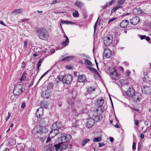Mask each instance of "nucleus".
Segmentation results:
<instances>
[{
    "mask_svg": "<svg viewBox=\"0 0 151 151\" xmlns=\"http://www.w3.org/2000/svg\"><path fill=\"white\" fill-rule=\"evenodd\" d=\"M36 30L38 37L41 39L45 40L48 38L49 33L45 28H36Z\"/></svg>",
    "mask_w": 151,
    "mask_h": 151,
    "instance_id": "obj_1",
    "label": "nucleus"
},
{
    "mask_svg": "<svg viewBox=\"0 0 151 151\" xmlns=\"http://www.w3.org/2000/svg\"><path fill=\"white\" fill-rule=\"evenodd\" d=\"M73 77L70 75L67 74L65 76L59 75L57 78L60 81H62L64 84H69L72 81Z\"/></svg>",
    "mask_w": 151,
    "mask_h": 151,
    "instance_id": "obj_2",
    "label": "nucleus"
},
{
    "mask_svg": "<svg viewBox=\"0 0 151 151\" xmlns=\"http://www.w3.org/2000/svg\"><path fill=\"white\" fill-rule=\"evenodd\" d=\"M24 86L23 84H18L16 85L13 90L14 95L19 96L25 91Z\"/></svg>",
    "mask_w": 151,
    "mask_h": 151,
    "instance_id": "obj_3",
    "label": "nucleus"
},
{
    "mask_svg": "<svg viewBox=\"0 0 151 151\" xmlns=\"http://www.w3.org/2000/svg\"><path fill=\"white\" fill-rule=\"evenodd\" d=\"M113 37L111 35H106L103 38V42L106 46H108L112 43L113 41Z\"/></svg>",
    "mask_w": 151,
    "mask_h": 151,
    "instance_id": "obj_4",
    "label": "nucleus"
},
{
    "mask_svg": "<svg viewBox=\"0 0 151 151\" xmlns=\"http://www.w3.org/2000/svg\"><path fill=\"white\" fill-rule=\"evenodd\" d=\"M111 71L109 74L111 79L114 82L116 80H118L119 78V75L117 73L116 70L114 68H112L111 69Z\"/></svg>",
    "mask_w": 151,
    "mask_h": 151,
    "instance_id": "obj_5",
    "label": "nucleus"
},
{
    "mask_svg": "<svg viewBox=\"0 0 151 151\" xmlns=\"http://www.w3.org/2000/svg\"><path fill=\"white\" fill-rule=\"evenodd\" d=\"M68 147V145L66 143H63V142L54 145V147H55L56 151H58L60 147L61 148V149L64 150L67 148Z\"/></svg>",
    "mask_w": 151,
    "mask_h": 151,
    "instance_id": "obj_6",
    "label": "nucleus"
},
{
    "mask_svg": "<svg viewBox=\"0 0 151 151\" xmlns=\"http://www.w3.org/2000/svg\"><path fill=\"white\" fill-rule=\"evenodd\" d=\"M132 97L133 100L136 102L139 101L142 98L141 94L137 92H135Z\"/></svg>",
    "mask_w": 151,
    "mask_h": 151,
    "instance_id": "obj_7",
    "label": "nucleus"
},
{
    "mask_svg": "<svg viewBox=\"0 0 151 151\" xmlns=\"http://www.w3.org/2000/svg\"><path fill=\"white\" fill-rule=\"evenodd\" d=\"M111 52L109 49L106 48L104 49L103 55L106 58H109L111 55Z\"/></svg>",
    "mask_w": 151,
    "mask_h": 151,
    "instance_id": "obj_8",
    "label": "nucleus"
},
{
    "mask_svg": "<svg viewBox=\"0 0 151 151\" xmlns=\"http://www.w3.org/2000/svg\"><path fill=\"white\" fill-rule=\"evenodd\" d=\"M135 93V91L132 88L129 87L127 91L125 92V93L129 97H132Z\"/></svg>",
    "mask_w": 151,
    "mask_h": 151,
    "instance_id": "obj_9",
    "label": "nucleus"
},
{
    "mask_svg": "<svg viewBox=\"0 0 151 151\" xmlns=\"http://www.w3.org/2000/svg\"><path fill=\"white\" fill-rule=\"evenodd\" d=\"M44 113V110L42 107H40L37 109L36 113V116L37 118H40L43 115Z\"/></svg>",
    "mask_w": 151,
    "mask_h": 151,
    "instance_id": "obj_10",
    "label": "nucleus"
},
{
    "mask_svg": "<svg viewBox=\"0 0 151 151\" xmlns=\"http://www.w3.org/2000/svg\"><path fill=\"white\" fill-rule=\"evenodd\" d=\"M71 138L70 135L67 134L62 137L61 140L62 142L66 143L68 142Z\"/></svg>",
    "mask_w": 151,
    "mask_h": 151,
    "instance_id": "obj_11",
    "label": "nucleus"
},
{
    "mask_svg": "<svg viewBox=\"0 0 151 151\" xmlns=\"http://www.w3.org/2000/svg\"><path fill=\"white\" fill-rule=\"evenodd\" d=\"M41 126H37L35 127L32 130V132L33 134H37L39 133L40 134L41 132Z\"/></svg>",
    "mask_w": 151,
    "mask_h": 151,
    "instance_id": "obj_12",
    "label": "nucleus"
},
{
    "mask_svg": "<svg viewBox=\"0 0 151 151\" xmlns=\"http://www.w3.org/2000/svg\"><path fill=\"white\" fill-rule=\"evenodd\" d=\"M142 92L145 94H148L151 92V89L150 87L145 86L142 87Z\"/></svg>",
    "mask_w": 151,
    "mask_h": 151,
    "instance_id": "obj_13",
    "label": "nucleus"
},
{
    "mask_svg": "<svg viewBox=\"0 0 151 151\" xmlns=\"http://www.w3.org/2000/svg\"><path fill=\"white\" fill-rule=\"evenodd\" d=\"M139 22V18L135 16L134 17L131 19L130 21V23L133 25H136L138 24Z\"/></svg>",
    "mask_w": 151,
    "mask_h": 151,
    "instance_id": "obj_14",
    "label": "nucleus"
},
{
    "mask_svg": "<svg viewBox=\"0 0 151 151\" xmlns=\"http://www.w3.org/2000/svg\"><path fill=\"white\" fill-rule=\"evenodd\" d=\"M94 121L93 119L90 118L87 120L86 125L88 128H90L92 127L93 125Z\"/></svg>",
    "mask_w": 151,
    "mask_h": 151,
    "instance_id": "obj_15",
    "label": "nucleus"
},
{
    "mask_svg": "<svg viewBox=\"0 0 151 151\" xmlns=\"http://www.w3.org/2000/svg\"><path fill=\"white\" fill-rule=\"evenodd\" d=\"M78 81L80 82H85L86 81V77L84 75L79 76L78 78Z\"/></svg>",
    "mask_w": 151,
    "mask_h": 151,
    "instance_id": "obj_16",
    "label": "nucleus"
},
{
    "mask_svg": "<svg viewBox=\"0 0 151 151\" xmlns=\"http://www.w3.org/2000/svg\"><path fill=\"white\" fill-rule=\"evenodd\" d=\"M59 133V131L58 129H54L52 130L49 134V136L51 137H53Z\"/></svg>",
    "mask_w": 151,
    "mask_h": 151,
    "instance_id": "obj_17",
    "label": "nucleus"
},
{
    "mask_svg": "<svg viewBox=\"0 0 151 151\" xmlns=\"http://www.w3.org/2000/svg\"><path fill=\"white\" fill-rule=\"evenodd\" d=\"M129 23L128 20H122L120 24V26L123 28H124L127 27Z\"/></svg>",
    "mask_w": 151,
    "mask_h": 151,
    "instance_id": "obj_18",
    "label": "nucleus"
},
{
    "mask_svg": "<svg viewBox=\"0 0 151 151\" xmlns=\"http://www.w3.org/2000/svg\"><path fill=\"white\" fill-rule=\"evenodd\" d=\"M50 96V93L48 91L45 90L42 92V96L44 98L48 99Z\"/></svg>",
    "mask_w": 151,
    "mask_h": 151,
    "instance_id": "obj_19",
    "label": "nucleus"
},
{
    "mask_svg": "<svg viewBox=\"0 0 151 151\" xmlns=\"http://www.w3.org/2000/svg\"><path fill=\"white\" fill-rule=\"evenodd\" d=\"M150 69L149 68H147V70H145L143 71L144 74L145 75V76L143 77V79L144 81H146L147 79L148 78V77L147 75L148 73L147 71H150Z\"/></svg>",
    "mask_w": 151,
    "mask_h": 151,
    "instance_id": "obj_20",
    "label": "nucleus"
},
{
    "mask_svg": "<svg viewBox=\"0 0 151 151\" xmlns=\"http://www.w3.org/2000/svg\"><path fill=\"white\" fill-rule=\"evenodd\" d=\"M133 13L135 15L140 14L142 13V11L139 9H134L133 10Z\"/></svg>",
    "mask_w": 151,
    "mask_h": 151,
    "instance_id": "obj_21",
    "label": "nucleus"
},
{
    "mask_svg": "<svg viewBox=\"0 0 151 151\" xmlns=\"http://www.w3.org/2000/svg\"><path fill=\"white\" fill-rule=\"evenodd\" d=\"M75 5L79 8H81L83 6L84 4L78 0H77L75 3Z\"/></svg>",
    "mask_w": 151,
    "mask_h": 151,
    "instance_id": "obj_22",
    "label": "nucleus"
},
{
    "mask_svg": "<svg viewBox=\"0 0 151 151\" xmlns=\"http://www.w3.org/2000/svg\"><path fill=\"white\" fill-rule=\"evenodd\" d=\"M104 102V100L103 99H99L97 101V104L99 107L102 106Z\"/></svg>",
    "mask_w": 151,
    "mask_h": 151,
    "instance_id": "obj_23",
    "label": "nucleus"
},
{
    "mask_svg": "<svg viewBox=\"0 0 151 151\" xmlns=\"http://www.w3.org/2000/svg\"><path fill=\"white\" fill-rule=\"evenodd\" d=\"M45 148L47 150L46 151H54L55 149V147H52V145H47L45 147Z\"/></svg>",
    "mask_w": 151,
    "mask_h": 151,
    "instance_id": "obj_24",
    "label": "nucleus"
},
{
    "mask_svg": "<svg viewBox=\"0 0 151 151\" xmlns=\"http://www.w3.org/2000/svg\"><path fill=\"white\" fill-rule=\"evenodd\" d=\"M38 48L37 47L35 46H33L30 49V52H31L32 54L34 53V52L37 53L39 52V51L38 50Z\"/></svg>",
    "mask_w": 151,
    "mask_h": 151,
    "instance_id": "obj_25",
    "label": "nucleus"
},
{
    "mask_svg": "<svg viewBox=\"0 0 151 151\" xmlns=\"http://www.w3.org/2000/svg\"><path fill=\"white\" fill-rule=\"evenodd\" d=\"M90 141L89 139H83L81 142V145L82 147H84Z\"/></svg>",
    "mask_w": 151,
    "mask_h": 151,
    "instance_id": "obj_26",
    "label": "nucleus"
},
{
    "mask_svg": "<svg viewBox=\"0 0 151 151\" xmlns=\"http://www.w3.org/2000/svg\"><path fill=\"white\" fill-rule=\"evenodd\" d=\"M43 59H40L39 61L38 62L37 64V70L38 71H39L40 70L39 68L40 66L42 63V62L43 61Z\"/></svg>",
    "mask_w": 151,
    "mask_h": 151,
    "instance_id": "obj_27",
    "label": "nucleus"
},
{
    "mask_svg": "<svg viewBox=\"0 0 151 151\" xmlns=\"http://www.w3.org/2000/svg\"><path fill=\"white\" fill-rule=\"evenodd\" d=\"M85 64L89 67L92 66V64L91 62L88 59H86L85 61Z\"/></svg>",
    "mask_w": 151,
    "mask_h": 151,
    "instance_id": "obj_28",
    "label": "nucleus"
},
{
    "mask_svg": "<svg viewBox=\"0 0 151 151\" xmlns=\"http://www.w3.org/2000/svg\"><path fill=\"white\" fill-rule=\"evenodd\" d=\"M72 58H74L73 56H67L62 60V61H69L71 60Z\"/></svg>",
    "mask_w": 151,
    "mask_h": 151,
    "instance_id": "obj_29",
    "label": "nucleus"
},
{
    "mask_svg": "<svg viewBox=\"0 0 151 151\" xmlns=\"http://www.w3.org/2000/svg\"><path fill=\"white\" fill-rule=\"evenodd\" d=\"M60 22L62 24H74V23L73 22L70 21H65L64 20H61Z\"/></svg>",
    "mask_w": 151,
    "mask_h": 151,
    "instance_id": "obj_30",
    "label": "nucleus"
},
{
    "mask_svg": "<svg viewBox=\"0 0 151 151\" xmlns=\"http://www.w3.org/2000/svg\"><path fill=\"white\" fill-rule=\"evenodd\" d=\"M27 74L25 72H24L22 74V76L20 79V80L21 81H24L26 79Z\"/></svg>",
    "mask_w": 151,
    "mask_h": 151,
    "instance_id": "obj_31",
    "label": "nucleus"
},
{
    "mask_svg": "<svg viewBox=\"0 0 151 151\" xmlns=\"http://www.w3.org/2000/svg\"><path fill=\"white\" fill-rule=\"evenodd\" d=\"M41 132H40V134H41L45 133L47 132V130L46 128L44 127H41Z\"/></svg>",
    "mask_w": 151,
    "mask_h": 151,
    "instance_id": "obj_32",
    "label": "nucleus"
},
{
    "mask_svg": "<svg viewBox=\"0 0 151 151\" xmlns=\"http://www.w3.org/2000/svg\"><path fill=\"white\" fill-rule=\"evenodd\" d=\"M95 90V88L93 87H89L87 91V92H88V93H90L92 92V91H94Z\"/></svg>",
    "mask_w": 151,
    "mask_h": 151,
    "instance_id": "obj_33",
    "label": "nucleus"
},
{
    "mask_svg": "<svg viewBox=\"0 0 151 151\" xmlns=\"http://www.w3.org/2000/svg\"><path fill=\"white\" fill-rule=\"evenodd\" d=\"M22 11V9H15L13 12V13L15 14L20 13Z\"/></svg>",
    "mask_w": 151,
    "mask_h": 151,
    "instance_id": "obj_34",
    "label": "nucleus"
},
{
    "mask_svg": "<svg viewBox=\"0 0 151 151\" xmlns=\"http://www.w3.org/2000/svg\"><path fill=\"white\" fill-rule=\"evenodd\" d=\"M122 6H119V5H117L116 7H114L111 11V13H113L116 11L118 9L122 8Z\"/></svg>",
    "mask_w": 151,
    "mask_h": 151,
    "instance_id": "obj_35",
    "label": "nucleus"
},
{
    "mask_svg": "<svg viewBox=\"0 0 151 151\" xmlns=\"http://www.w3.org/2000/svg\"><path fill=\"white\" fill-rule=\"evenodd\" d=\"M55 126L58 129H60L62 127V125L60 122H57L55 124Z\"/></svg>",
    "mask_w": 151,
    "mask_h": 151,
    "instance_id": "obj_36",
    "label": "nucleus"
},
{
    "mask_svg": "<svg viewBox=\"0 0 151 151\" xmlns=\"http://www.w3.org/2000/svg\"><path fill=\"white\" fill-rule=\"evenodd\" d=\"M69 43V40L68 38L66 39V40L62 42V45H64V47L67 46Z\"/></svg>",
    "mask_w": 151,
    "mask_h": 151,
    "instance_id": "obj_37",
    "label": "nucleus"
},
{
    "mask_svg": "<svg viewBox=\"0 0 151 151\" xmlns=\"http://www.w3.org/2000/svg\"><path fill=\"white\" fill-rule=\"evenodd\" d=\"M102 139L101 137H97L94 138L93 139V141L94 142H98L101 141Z\"/></svg>",
    "mask_w": 151,
    "mask_h": 151,
    "instance_id": "obj_38",
    "label": "nucleus"
},
{
    "mask_svg": "<svg viewBox=\"0 0 151 151\" xmlns=\"http://www.w3.org/2000/svg\"><path fill=\"white\" fill-rule=\"evenodd\" d=\"M125 0H119L118 2L117 5H119V6H121L124 3Z\"/></svg>",
    "mask_w": 151,
    "mask_h": 151,
    "instance_id": "obj_39",
    "label": "nucleus"
},
{
    "mask_svg": "<svg viewBox=\"0 0 151 151\" xmlns=\"http://www.w3.org/2000/svg\"><path fill=\"white\" fill-rule=\"evenodd\" d=\"M73 16L75 17H78L79 14L78 12L76 10L73 13Z\"/></svg>",
    "mask_w": 151,
    "mask_h": 151,
    "instance_id": "obj_40",
    "label": "nucleus"
},
{
    "mask_svg": "<svg viewBox=\"0 0 151 151\" xmlns=\"http://www.w3.org/2000/svg\"><path fill=\"white\" fill-rule=\"evenodd\" d=\"M61 0H53L52 2L50 4H53L60 2Z\"/></svg>",
    "mask_w": 151,
    "mask_h": 151,
    "instance_id": "obj_41",
    "label": "nucleus"
},
{
    "mask_svg": "<svg viewBox=\"0 0 151 151\" xmlns=\"http://www.w3.org/2000/svg\"><path fill=\"white\" fill-rule=\"evenodd\" d=\"M53 87V85L52 84L49 83L47 85V88L48 89H50L52 88Z\"/></svg>",
    "mask_w": 151,
    "mask_h": 151,
    "instance_id": "obj_42",
    "label": "nucleus"
},
{
    "mask_svg": "<svg viewBox=\"0 0 151 151\" xmlns=\"http://www.w3.org/2000/svg\"><path fill=\"white\" fill-rule=\"evenodd\" d=\"M88 69L92 72H94V73L96 70L93 68L88 67Z\"/></svg>",
    "mask_w": 151,
    "mask_h": 151,
    "instance_id": "obj_43",
    "label": "nucleus"
},
{
    "mask_svg": "<svg viewBox=\"0 0 151 151\" xmlns=\"http://www.w3.org/2000/svg\"><path fill=\"white\" fill-rule=\"evenodd\" d=\"M94 119L96 121H99L100 120V119H99V116H98V115L94 117Z\"/></svg>",
    "mask_w": 151,
    "mask_h": 151,
    "instance_id": "obj_44",
    "label": "nucleus"
},
{
    "mask_svg": "<svg viewBox=\"0 0 151 151\" xmlns=\"http://www.w3.org/2000/svg\"><path fill=\"white\" fill-rule=\"evenodd\" d=\"M11 116V113L9 112H8V116L7 117H6V121H7L9 119V118Z\"/></svg>",
    "mask_w": 151,
    "mask_h": 151,
    "instance_id": "obj_45",
    "label": "nucleus"
},
{
    "mask_svg": "<svg viewBox=\"0 0 151 151\" xmlns=\"http://www.w3.org/2000/svg\"><path fill=\"white\" fill-rule=\"evenodd\" d=\"M26 66L25 62L24 61L22 62V65L21 66V67L22 68H24Z\"/></svg>",
    "mask_w": 151,
    "mask_h": 151,
    "instance_id": "obj_46",
    "label": "nucleus"
},
{
    "mask_svg": "<svg viewBox=\"0 0 151 151\" xmlns=\"http://www.w3.org/2000/svg\"><path fill=\"white\" fill-rule=\"evenodd\" d=\"M99 147H102V146H104L105 145V144L103 142L99 143Z\"/></svg>",
    "mask_w": 151,
    "mask_h": 151,
    "instance_id": "obj_47",
    "label": "nucleus"
},
{
    "mask_svg": "<svg viewBox=\"0 0 151 151\" xmlns=\"http://www.w3.org/2000/svg\"><path fill=\"white\" fill-rule=\"evenodd\" d=\"M98 19H99V18H98ZM98 20V19H97V20L96 22L95 23V25H94V32H95L96 29V25L97 24Z\"/></svg>",
    "mask_w": 151,
    "mask_h": 151,
    "instance_id": "obj_48",
    "label": "nucleus"
},
{
    "mask_svg": "<svg viewBox=\"0 0 151 151\" xmlns=\"http://www.w3.org/2000/svg\"><path fill=\"white\" fill-rule=\"evenodd\" d=\"M74 112V113L76 115V113H77L78 114H82L83 113V109H81L80 110V111L79 112H78V113H77V111H76V112Z\"/></svg>",
    "mask_w": 151,
    "mask_h": 151,
    "instance_id": "obj_49",
    "label": "nucleus"
},
{
    "mask_svg": "<svg viewBox=\"0 0 151 151\" xmlns=\"http://www.w3.org/2000/svg\"><path fill=\"white\" fill-rule=\"evenodd\" d=\"M48 71V70L43 75H42L40 77V78L39 80L40 81V80L47 73Z\"/></svg>",
    "mask_w": 151,
    "mask_h": 151,
    "instance_id": "obj_50",
    "label": "nucleus"
},
{
    "mask_svg": "<svg viewBox=\"0 0 151 151\" xmlns=\"http://www.w3.org/2000/svg\"><path fill=\"white\" fill-rule=\"evenodd\" d=\"M136 143L134 142L132 144V149L135 150L136 149Z\"/></svg>",
    "mask_w": 151,
    "mask_h": 151,
    "instance_id": "obj_51",
    "label": "nucleus"
},
{
    "mask_svg": "<svg viewBox=\"0 0 151 151\" xmlns=\"http://www.w3.org/2000/svg\"><path fill=\"white\" fill-rule=\"evenodd\" d=\"M134 122L135 124L137 126L139 125V123L137 120H136L134 119Z\"/></svg>",
    "mask_w": 151,
    "mask_h": 151,
    "instance_id": "obj_52",
    "label": "nucleus"
},
{
    "mask_svg": "<svg viewBox=\"0 0 151 151\" xmlns=\"http://www.w3.org/2000/svg\"><path fill=\"white\" fill-rule=\"evenodd\" d=\"M146 37V36L145 35H140V38L141 40H142L144 39H145V38Z\"/></svg>",
    "mask_w": 151,
    "mask_h": 151,
    "instance_id": "obj_53",
    "label": "nucleus"
},
{
    "mask_svg": "<svg viewBox=\"0 0 151 151\" xmlns=\"http://www.w3.org/2000/svg\"><path fill=\"white\" fill-rule=\"evenodd\" d=\"M24 46L25 48H27V42L26 41H25L24 42Z\"/></svg>",
    "mask_w": 151,
    "mask_h": 151,
    "instance_id": "obj_54",
    "label": "nucleus"
},
{
    "mask_svg": "<svg viewBox=\"0 0 151 151\" xmlns=\"http://www.w3.org/2000/svg\"><path fill=\"white\" fill-rule=\"evenodd\" d=\"M66 68H67L68 69L70 70V69H72V67L70 65H67L66 66Z\"/></svg>",
    "mask_w": 151,
    "mask_h": 151,
    "instance_id": "obj_55",
    "label": "nucleus"
},
{
    "mask_svg": "<svg viewBox=\"0 0 151 151\" xmlns=\"http://www.w3.org/2000/svg\"><path fill=\"white\" fill-rule=\"evenodd\" d=\"M116 19V18H112V19H110L109 20V21L108 22V24H109L111 22H112V21H113L114 20H115Z\"/></svg>",
    "mask_w": 151,
    "mask_h": 151,
    "instance_id": "obj_56",
    "label": "nucleus"
},
{
    "mask_svg": "<svg viewBox=\"0 0 151 151\" xmlns=\"http://www.w3.org/2000/svg\"><path fill=\"white\" fill-rule=\"evenodd\" d=\"M130 73H131V72L129 70H127L126 71V73L127 75V76H128V77L129 76V74Z\"/></svg>",
    "mask_w": 151,
    "mask_h": 151,
    "instance_id": "obj_57",
    "label": "nucleus"
},
{
    "mask_svg": "<svg viewBox=\"0 0 151 151\" xmlns=\"http://www.w3.org/2000/svg\"><path fill=\"white\" fill-rule=\"evenodd\" d=\"M145 40L147 41L148 42L150 40V38L148 36L146 37L145 38Z\"/></svg>",
    "mask_w": 151,
    "mask_h": 151,
    "instance_id": "obj_58",
    "label": "nucleus"
},
{
    "mask_svg": "<svg viewBox=\"0 0 151 151\" xmlns=\"http://www.w3.org/2000/svg\"><path fill=\"white\" fill-rule=\"evenodd\" d=\"M33 83H34V81H32L31 82V83H30V84L29 85V87H30L31 86H32V85H33Z\"/></svg>",
    "mask_w": 151,
    "mask_h": 151,
    "instance_id": "obj_59",
    "label": "nucleus"
},
{
    "mask_svg": "<svg viewBox=\"0 0 151 151\" xmlns=\"http://www.w3.org/2000/svg\"><path fill=\"white\" fill-rule=\"evenodd\" d=\"M26 106L25 104L24 103H23L21 105V108H24Z\"/></svg>",
    "mask_w": 151,
    "mask_h": 151,
    "instance_id": "obj_60",
    "label": "nucleus"
},
{
    "mask_svg": "<svg viewBox=\"0 0 151 151\" xmlns=\"http://www.w3.org/2000/svg\"><path fill=\"white\" fill-rule=\"evenodd\" d=\"M110 141L111 142H112L114 141V138L113 137H110L109 138Z\"/></svg>",
    "mask_w": 151,
    "mask_h": 151,
    "instance_id": "obj_61",
    "label": "nucleus"
},
{
    "mask_svg": "<svg viewBox=\"0 0 151 151\" xmlns=\"http://www.w3.org/2000/svg\"><path fill=\"white\" fill-rule=\"evenodd\" d=\"M50 137H51V136H50L49 135V137H48L47 140L46 141V142H49L50 141Z\"/></svg>",
    "mask_w": 151,
    "mask_h": 151,
    "instance_id": "obj_62",
    "label": "nucleus"
},
{
    "mask_svg": "<svg viewBox=\"0 0 151 151\" xmlns=\"http://www.w3.org/2000/svg\"><path fill=\"white\" fill-rule=\"evenodd\" d=\"M96 75L99 77H100V76L98 72L96 70V72L94 73Z\"/></svg>",
    "mask_w": 151,
    "mask_h": 151,
    "instance_id": "obj_63",
    "label": "nucleus"
},
{
    "mask_svg": "<svg viewBox=\"0 0 151 151\" xmlns=\"http://www.w3.org/2000/svg\"><path fill=\"white\" fill-rule=\"evenodd\" d=\"M140 137L142 139H143L144 137V135L142 134H140Z\"/></svg>",
    "mask_w": 151,
    "mask_h": 151,
    "instance_id": "obj_64",
    "label": "nucleus"
}]
</instances>
